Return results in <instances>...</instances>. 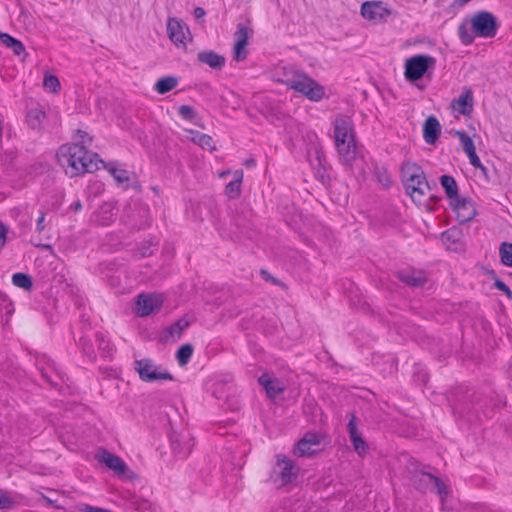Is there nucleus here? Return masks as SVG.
I'll use <instances>...</instances> for the list:
<instances>
[{
	"mask_svg": "<svg viewBox=\"0 0 512 512\" xmlns=\"http://www.w3.org/2000/svg\"><path fill=\"white\" fill-rule=\"evenodd\" d=\"M373 176L376 181L384 188L389 189L392 185L391 174L386 166L382 164L373 165Z\"/></svg>",
	"mask_w": 512,
	"mask_h": 512,
	"instance_id": "obj_29",
	"label": "nucleus"
},
{
	"mask_svg": "<svg viewBox=\"0 0 512 512\" xmlns=\"http://www.w3.org/2000/svg\"><path fill=\"white\" fill-rule=\"evenodd\" d=\"M401 182L408 196L415 202L422 200L432 189L427 181L423 168L412 161H404L400 168Z\"/></svg>",
	"mask_w": 512,
	"mask_h": 512,
	"instance_id": "obj_5",
	"label": "nucleus"
},
{
	"mask_svg": "<svg viewBox=\"0 0 512 512\" xmlns=\"http://www.w3.org/2000/svg\"><path fill=\"white\" fill-rule=\"evenodd\" d=\"M197 59L200 63L206 64L214 70H222L226 64V58L213 50L199 52Z\"/></svg>",
	"mask_w": 512,
	"mask_h": 512,
	"instance_id": "obj_23",
	"label": "nucleus"
},
{
	"mask_svg": "<svg viewBox=\"0 0 512 512\" xmlns=\"http://www.w3.org/2000/svg\"><path fill=\"white\" fill-rule=\"evenodd\" d=\"M31 220H32L31 216H26L25 218L22 217L19 219L18 224L23 233L30 231L31 225H32Z\"/></svg>",
	"mask_w": 512,
	"mask_h": 512,
	"instance_id": "obj_54",
	"label": "nucleus"
},
{
	"mask_svg": "<svg viewBox=\"0 0 512 512\" xmlns=\"http://www.w3.org/2000/svg\"><path fill=\"white\" fill-rule=\"evenodd\" d=\"M95 341L98 344V351L101 357L105 359H111L113 356V346L108 340L105 339L104 335L100 332L94 333Z\"/></svg>",
	"mask_w": 512,
	"mask_h": 512,
	"instance_id": "obj_32",
	"label": "nucleus"
},
{
	"mask_svg": "<svg viewBox=\"0 0 512 512\" xmlns=\"http://www.w3.org/2000/svg\"><path fill=\"white\" fill-rule=\"evenodd\" d=\"M56 157L59 165L70 178L93 173L99 169V164L103 163L97 153L89 151L84 145L78 143L61 145Z\"/></svg>",
	"mask_w": 512,
	"mask_h": 512,
	"instance_id": "obj_1",
	"label": "nucleus"
},
{
	"mask_svg": "<svg viewBox=\"0 0 512 512\" xmlns=\"http://www.w3.org/2000/svg\"><path fill=\"white\" fill-rule=\"evenodd\" d=\"M474 97L471 88H465L461 95L452 100L451 108L463 116H470L473 111Z\"/></svg>",
	"mask_w": 512,
	"mask_h": 512,
	"instance_id": "obj_17",
	"label": "nucleus"
},
{
	"mask_svg": "<svg viewBox=\"0 0 512 512\" xmlns=\"http://www.w3.org/2000/svg\"><path fill=\"white\" fill-rule=\"evenodd\" d=\"M32 244L35 247H41V248H44V249H51V245L50 244H41V243H35V242H32Z\"/></svg>",
	"mask_w": 512,
	"mask_h": 512,
	"instance_id": "obj_61",
	"label": "nucleus"
},
{
	"mask_svg": "<svg viewBox=\"0 0 512 512\" xmlns=\"http://www.w3.org/2000/svg\"><path fill=\"white\" fill-rule=\"evenodd\" d=\"M46 212L44 210L39 211V216L36 220V232L42 233L46 228Z\"/></svg>",
	"mask_w": 512,
	"mask_h": 512,
	"instance_id": "obj_53",
	"label": "nucleus"
},
{
	"mask_svg": "<svg viewBox=\"0 0 512 512\" xmlns=\"http://www.w3.org/2000/svg\"><path fill=\"white\" fill-rule=\"evenodd\" d=\"M167 34L177 47H186V35H190L189 27L178 18H169L167 21Z\"/></svg>",
	"mask_w": 512,
	"mask_h": 512,
	"instance_id": "obj_16",
	"label": "nucleus"
},
{
	"mask_svg": "<svg viewBox=\"0 0 512 512\" xmlns=\"http://www.w3.org/2000/svg\"><path fill=\"white\" fill-rule=\"evenodd\" d=\"M258 383L264 387L267 396L270 399H275L280 393L284 392L285 387L280 380L271 378L268 373H263L258 378Z\"/></svg>",
	"mask_w": 512,
	"mask_h": 512,
	"instance_id": "obj_22",
	"label": "nucleus"
},
{
	"mask_svg": "<svg viewBox=\"0 0 512 512\" xmlns=\"http://www.w3.org/2000/svg\"><path fill=\"white\" fill-rule=\"evenodd\" d=\"M191 133L193 134L192 141L201 148L210 151L215 150L214 140L210 135L198 131H191Z\"/></svg>",
	"mask_w": 512,
	"mask_h": 512,
	"instance_id": "obj_33",
	"label": "nucleus"
},
{
	"mask_svg": "<svg viewBox=\"0 0 512 512\" xmlns=\"http://www.w3.org/2000/svg\"><path fill=\"white\" fill-rule=\"evenodd\" d=\"M178 114L182 119L190 122H194L195 118L197 117L196 110L190 105L180 106L178 109Z\"/></svg>",
	"mask_w": 512,
	"mask_h": 512,
	"instance_id": "obj_43",
	"label": "nucleus"
},
{
	"mask_svg": "<svg viewBox=\"0 0 512 512\" xmlns=\"http://www.w3.org/2000/svg\"><path fill=\"white\" fill-rule=\"evenodd\" d=\"M43 87L49 92L57 94L61 89V84L56 75L46 73L44 75Z\"/></svg>",
	"mask_w": 512,
	"mask_h": 512,
	"instance_id": "obj_40",
	"label": "nucleus"
},
{
	"mask_svg": "<svg viewBox=\"0 0 512 512\" xmlns=\"http://www.w3.org/2000/svg\"><path fill=\"white\" fill-rule=\"evenodd\" d=\"M499 24L493 13L482 10L458 26V37L465 46L471 45L475 37L492 38L497 34Z\"/></svg>",
	"mask_w": 512,
	"mask_h": 512,
	"instance_id": "obj_3",
	"label": "nucleus"
},
{
	"mask_svg": "<svg viewBox=\"0 0 512 512\" xmlns=\"http://www.w3.org/2000/svg\"><path fill=\"white\" fill-rule=\"evenodd\" d=\"M437 60L429 54H417L405 60L404 76L412 84H416L423 77L431 78Z\"/></svg>",
	"mask_w": 512,
	"mask_h": 512,
	"instance_id": "obj_6",
	"label": "nucleus"
},
{
	"mask_svg": "<svg viewBox=\"0 0 512 512\" xmlns=\"http://www.w3.org/2000/svg\"><path fill=\"white\" fill-rule=\"evenodd\" d=\"M149 507V503L147 501H144L142 504H140L137 509L138 510H144V509H147Z\"/></svg>",
	"mask_w": 512,
	"mask_h": 512,
	"instance_id": "obj_62",
	"label": "nucleus"
},
{
	"mask_svg": "<svg viewBox=\"0 0 512 512\" xmlns=\"http://www.w3.org/2000/svg\"><path fill=\"white\" fill-rule=\"evenodd\" d=\"M0 42L11 49L16 56L27 55L23 43L8 33L0 32Z\"/></svg>",
	"mask_w": 512,
	"mask_h": 512,
	"instance_id": "obj_26",
	"label": "nucleus"
},
{
	"mask_svg": "<svg viewBox=\"0 0 512 512\" xmlns=\"http://www.w3.org/2000/svg\"><path fill=\"white\" fill-rule=\"evenodd\" d=\"M346 418L348 419L347 430L349 434L350 441L356 453L360 457H364L369 452V447L367 442L363 439L361 432L358 429L357 417L355 411H348L346 414Z\"/></svg>",
	"mask_w": 512,
	"mask_h": 512,
	"instance_id": "obj_12",
	"label": "nucleus"
},
{
	"mask_svg": "<svg viewBox=\"0 0 512 512\" xmlns=\"http://www.w3.org/2000/svg\"><path fill=\"white\" fill-rule=\"evenodd\" d=\"M147 255H148L147 250H144V252H142V256L145 257Z\"/></svg>",
	"mask_w": 512,
	"mask_h": 512,
	"instance_id": "obj_64",
	"label": "nucleus"
},
{
	"mask_svg": "<svg viewBox=\"0 0 512 512\" xmlns=\"http://www.w3.org/2000/svg\"><path fill=\"white\" fill-rule=\"evenodd\" d=\"M260 276L263 280H265L266 282H270L272 283L273 285L275 286H280V287H286L285 284L280 281L279 279L275 278L269 271H267L266 269H261L260 270Z\"/></svg>",
	"mask_w": 512,
	"mask_h": 512,
	"instance_id": "obj_46",
	"label": "nucleus"
},
{
	"mask_svg": "<svg viewBox=\"0 0 512 512\" xmlns=\"http://www.w3.org/2000/svg\"><path fill=\"white\" fill-rule=\"evenodd\" d=\"M78 510L81 511V512H113L112 510L101 508V507L92 506V505H89V504H80L78 506Z\"/></svg>",
	"mask_w": 512,
	"mask_h": 512,
	"instance_id": "obj_52",
	"label": "nucleus"
},
{
	"mask_svg": "<svg viewBox=\"0 0 512 512\" xmlns=\"http://www.w3.org/2000/svg\"><path fill=\"white\" fill-rule=\"evenodd\" d=\"M390 14L391 10L382 1H367L361 5L362 17L375 23L386 21Z\"/></svg>",
	"mask_w": 512,
	"mask_h": 512,
	"instance_id": "obj_14",
	"label": "nucleus"
},
{
	"mask_svg": "<svg viewBox=\"0 0 512 512\" xmlns=\"http://www.w3.org/2000/svg\"><path fill=\"white\" fill-rule=\"evenodd\" d=\"M243 180V171L236 170L233 174V180L227 183L225 187V194L230 199H236L241 194V183Z\"/></svg>",
	"mask_w": 512,
	"mask_h": 512,
	"instance_id": "obj_27",
	"label": "nucleus"
},
{
	"mask_svg": "<svg viewBox=\"0 0 512 512\" xmlns=\"http://www.w3.org/2000/svg\"><path fill=\"white\" fill-rule=\"evenodd\" d=\"M315 161L317 162V166L320 168L326 169V157L324 155V151L322 148H315Z\"/></svg>",
	"mask_w": 512,
	"mask_h": 512,
	"instance_id": "obj_51",
	"label": "nucleus"
},
{
	"mask_svg": "<svg viewBox=\"0 0 512 512\" xmlns=\"http://www.w3.org/2000/svg\"><path fill=\"white\" fill-rule=\"evenodd\" d=\"M463 232L460 228L453 226L441 234L442 242L452 251H459L463 247Z\"/></svg>",
	"mask_w": 512,
	"mask_h": 512,
	"instance_id": "obj_20",
	"label": "nucleus"
},
{
	"mask_svg": "<svg viewBox=\"0 0 512 512\" xmlns=\"http://www.w3.org/2000/svg\"><path fill=\"white\" fill-rule=\"evenodd\" d=\"M118 209L112 203H103L94 213V221L100 226H109L114 222Z\"/></svg>",
	"mask_w": 512,
	"mask_h": 512,
	"instance_id": "obj_21",
	"label": "nucleus"
},
{
	"mask_svg": "<svg viewBox=\"0 0 512 512\" xmlns=\"http://www.w3.org/2000/svg\"><path fill=\"white\" fill-rule=\"evenodd\" d=\"M8 227L0 221V250L5 246L7 241Z\"/></svg>",
	"mask_w": 512,
	"mask_h": 512,
	"instance_id": "obj_55",
	"label": "nucleus"
},
{
	"mask_svg": "<svg viewBox=\"0 0 512 512\" xmlns=\"http://www.w3.org/2000/svg\"><path fill=\"white\" fill-rule=\"evenodd\" d=\"M299 470L293 460L284 454H277L276 463L270 470L265 482L271 483L277 488L285 487L297 479Z\"/></svg>",
	"mask_w": 512,
	"mask_h": 512,
	"instance_id": "obj_7",
	"label": "nucleus"
},
{
	"mask_svg": "<svg viewBox=\"0 0 512 512\" xmlns=\"http://www.w3.org/2000/svg\"><path fill=\"white\" fill-rule=\"evenodd\" d=\"M82 354L91 362L96 361L97 355L92 339L88 335H81L77 341Z\"/></svg>",
	"mask_w": 512,
	"mask_h": 512,
	"instance_id": "obj_30",
	"label": "nucleus"
},
{
	"mask_svg": "<svg viewBox=\"0 0 512 512\" xmlns=\"http://www.w3.org/2000/svg\"><path fill=\"white\" fill-rule=\"evenodd\" d=\"M193 15L197 20L203 19L206 15V11L202 7H195Z\"/></svg>",
	"mask_w": 512,
	"mask_h": 512,
	"instance_id": "obj_57",
	"label": "nucleus"
},
{
	"mask_svg": "<svg viewBox=\"0 0 512 512\" xmlns=\"http://www.w3.org/2000/svg\"><path fill=\"white\" fill-rule=\"evenodd\" d=\"M505 403V397L491 389L468 390L466 399L459 409L470 422H482L491 418L494 410L500 409Z\"/></svg>",
	"mask_w": 512,
	"mask_h": 512,
	"instance_id": "obj_2",
	"label": "nucleus"
},
{
	"mask_svg": "<svg viewBox=\"0 0 512 512\" xmlns=\"http://www.w3.org/2000/svg\"><path fill=\"white\" fill-rule=\"evenodd\" d=\"M303 438L307 440L310 446H319L321 443V436L317 433L308 432Z\"/></svg>",
	"mask_w": 512,
	"mask_h": 512,
	"instance_id": "obj_50",
	"label": "nucleus"
},
{
	"mask_svg": "<svg viewBox=\"0 0 512 512\" xmlns=\"http://www.w3.org/2000/svg\"><path fill=\"white\" fill-rule=\"evenodd\" d=\"M168 439L172 456L176 460L187 459L195 447V438L187 429H171Z\"/></svg>",
	"mask_w": 512,
	"mask_h": 512,
	"instance_id": "obj_9",
	"label": "nucleus"
},
{
	"mask_svg": "<svg viewBox=\"0 0 512 512\" xmlns=\"http://www.w3.org/2000/svg\"><path fill=\"white\" fill-rule=\"evenodd\" d=\"M16 505V501L8 495L0 494V509L6 510L11 509Z\"/></svg>",
	"mask_w": 512,
	"mask_h": 512,
	"instance_id": "obj_48",
	"label": "nucleus"
},
{
	"mask_svg": "<svg viewBox=\"0 0 512 512\" xmlns=\"http://www.w3.org/2000/svg\"><path fill=\"white\" fill-rule=\"evenodd\" d=\"M193 351H194L193 346L189 343H186V344H183L182 346H180L178 348V350L176 351V355H175L178 364L180 366L186 365L190 361V359L193 355Z\"/></svg>",
	"mask_w": 512,
	"mask_h": 512,
	"instance_id": "obj_35",
	"label": "nucleus"
},
{
	"mask_svg": "<svg viewBox=\"0 0 512 512\" xmlns=\"http://www.w3.org/2000/svg\"><path fill=\"white\" fill-rule=\"evenodd\" d=\"M285 84L289 89L302 94L310 101H320L325 95L324 87L304 73L297 74L295 78L286 80Z\"/></svg>",
	"mask_w": 512,
	"mask_h": 512,
	"instance_id": "obj_8",
	"label": "nucleus"
},
{
	"mask_svg": "<svg viewBox=\"0 0 512 512\" xmlns=\"http://www.w3.org/2000/svg\"><path fill=\"white\" fill-rule=\"evenodd\" d=\"M141 220L139 222H135L131 224L133 229L143 230L150 226V218H149V209H141Z\"/></svg>",
	"mask_w": 512,
	"mask_h": 512,
	"instance_id": "obj_45",
	"label": "nucleus"
},
{
	"mask_svg": "<svg viewBox=\"0 0 512 512\" xmlns=\"http://www.w3.org/2000/svg\"><path fill=\"white\" fill-rule=\"evenodd\" d=\"M248 43L235 41L233 47V59L237 62L244 61L247 58L248 52L246 46Z\"/></svg>",
	"mask_w": 512,
	"mask_h": 512,
	"instance_id": "obj_42",
	"label": "nucleus"
},
{
	"mask_svg": "<svg viewBox=\"0 0 512 512\" xmlns=\"http://www.w3.org/2000/svg\"><path fill=\"white\" fill-rule=\"evenodd\" d=\"M162 305L163 300L160 296L141 293L137 296L136 311L139 316L145 317L160 310Z\"/></svg>",
	"mask_w": 512,
	"mask_h": 512,
	"instance_id": "obj_15",
	"label": "nucleus"
},
{
	"mask_svg": "<svg viewBox=\"0 0 512 512\" xmlns=\"http://www.w3.org/2000/svg\"><path fill=\"white\" fill-rule=\"evenodd\" d=\"M494 287L502 291L510 300H512V291L501 279L495 277Z\"/></svg>",
	"mask_w": 512,
	"mask_h": 512,
	"instance_id": "obj_49",
	"label": "nucleus"
},
{
	"mask_svg": "<svg viewBox=\"0 0 512 512\" xmlns=\"http://www.w3.org/2000/svg\"><path fill=\"white\" fill-rule=\"evenodd\" d=\"M46 118L47 114L43 107L40 105L29 109L26 114V122L28 126L33 130H41Z\"/></svg>",
	"mask_w": 512,
	"mask_h": 512,
	"instance_id": "obj_24",
	"label": "nucleus"
},
{
	"mask_svg": "<svg viewBox=\"0 0 512 512\" xmlns=\"http://www.w3.org/2000/svg\"><path fill=\"white\" fill-rule=\"evenodd\" d=\"M82 208H83V205H82V203H81V201H80V200L75 201V202H74L73 204H71V206H70V209H71V210H73V211H75V212L81 211V210H82Z\"/></svg>",
	"mask_w": 512,
	"mask_h": 512,
	"instance_id": "obj_59",
	"label": "nucleus"
},
{
	"mask_svg": "<svg viewBox=\"0 0 512 512\" xmlns=\"http://www.w3.org/2000/svg\"><path fill=\"white\" fill-rule=\"evenodd\" d=\"M178 85V78L175 76H166L158 79L154 85V89L159 94H166L172 91Z\"/></svg>",
	"mask_w": 512,
	"mask_h": 512,
	"instance_id": "obj_31",
	"label": "nucleus"
},
{
	"mask_svg": "<svg viewBox=\"0 0 512 512\" xmlns=\"http://www.w3.org/2000/svg\"><path fill=\"white\" fill-rule=\"evenodd\" d=\"M40 495H41V499L45 502V504L47 506L53 507L55 509H63V506L57 505L54 500L50 499L49 497H47L43 493H41Z\"/></svg>",
	"mask_w": 512,
	"mask_h": 512,
	"instance_id": "obj_56",
	"label": "nucleus"
},
{
	"mask_svg": "<svg viewBox=\"0 0 512 512\" xmlns=\"http://www.w3.org/2000/svg\"><path fill=\"white\" fill-rule=\"evenodd\" d=\"M255 164H256V163H255V160H253V159H249V160H247V161L245 162V165H246L247 167L254 166Z\"/></svg>",
	"mask_w": 512,
	"mask_h": 512,
	"instance_id": "obj_63",
	"label": "nucleus"
},
{
	"mask_svg": "<svg viewBox=\"0 0 512 512\" xmlns=\"http://www.w3.org/2000/svg\"><path fill=\"white\" fill-rule=\"evenodd\" d=\"M453 134L459 138V141L462 144L465 153L470 151L472 152L473 150L476 149L472 138L467 134L466 131L455 130Z\"/></svg>",
	"mask_w": 512,
	"mask_h": 512,
	"instance_id": "obj_41",
	"label": "nucleus"
},
{
	"mask_svg": "<svg viewBox=\"0 0 512 512\" xmlns=\"http://www.w3.org/2000/svg\"><path fill=\"white\" fill-rule=\"evenodd\" d=\"M190 326V321L185 318L178 319L175 323L168 326L165 329V332L170 336H177L178 338L181 336L182 332Z\"/></svg>",
	"mask_w": 512,
	"mask_h": 512,
	"instance_id": "obj_39",
	"label": "nucleus"
},
{
	"mask_svg": "<svg viewBox=\"0 0 512 512\" xmlns=\"http://www.w3.org/2000/svg\"><path fill=\"white\" fill-rule=\"evenodd\" d=\"M135 370L139 373L140 379L144 382L151 383L158 380H174L170 372L160 371L159 367L148 358L135 361Z\"/></svg>",
	"mask_w": 512,
	"mask_h": 512,
	"instance_id": "obj_11",
	"label": "nucleus"
},
{
	"mask_svg": "<svg viewBox=\"0 0 512 512\" xmlns=\"http://www.w3.org/2000/svg\"><path fill=\"white\" fill-rule=\"evenodd\" d=\"M12 283L26 291H30L33 288L32 277L29 274L23 272L14 273L12 276Z\"/></svg>",
	"mask_w": 512,
	"mask_h": 512,
	"instance_id": "obj_34",
	"label": "nucleus"
},
{
	"mask_svg": "<svg viewBox=\"0 0 512 512\" xmlns=\"http://www.w3.org/2000/svg\"><path fill=\"white\" fill-rule=\"evenodd\" d=\"M95 459L100 464L112 470L120 479L131 480L135 477V473L128 467L120 456L111 453L105 448H99L97 450Z\"/></svg>",
	"mask_w": 512,
	"mask_h": 512,
	"instance_id": "obj_10",
	"label": "nucleus"
},
{
	"mask_svg": "<svg viewBox=\"0 0 512 512\" xmlns=\"http://www.w3.org/2000/svg\"><path fill=\"white\" fill-rule=\"evenodd\" d=\"M234 35H235V41L248 43L249 42L248 26L244 23L237 24V28H236Z\"/></svg>",
	"mask_w": 512,
	"mask_h": 512,
	"instance_id": "obj_44",
	"label": "nucleus"
},
{
	"mask_svg": "<svg viewBox=\"0 0 512 512\" xmlns=\"http://www.w3.org/2000/svg\"><path fill=\"white\" fill-rule=\"evenodd\" d=\"M450 208L456 213V219L459 223H468L472 221L476 214L475 203L470 197H458L457 200L449 203Z\"/></svg>",
	"mask_w": 512,
	"mask_h": 512,
	"instance_id": "obj_13",
	"label": "nucleus"
},
{
	"mask_svg": "<svg viewBox=\"0 0 512 512\" xmlns=\"http://www.w3.org/2000/svg\"><path fill=\"white\" fill-rule=\"evenodd\" d=\"M439 182L444 189L447 199L450 202L457 200L459 197L458 184L455 178L451 175L443 174L439 178Z\"/></svg>",
	"mask_w": 512,
	"mask_h": 512,
	"instance_id": "obj_25",
	"label": "nucleus"
},
{
	"mask_svg": "<svg viewBox=\"0 0 512 512\" xmlns=\"http://www.w3.org/2000/svg\"><path fill=\"white\" fill-rule=\"evenodd\" d=\"M422 476L424 478H427L429 481H433L436 492L440 496L441 502L443 503L445 498L447 497L449 491L447 486L444 484V482L437 476L431 474V473H423Z\"/></svg>",
	"mask_w": 512,
	"mask_h": 512,
	"instance_id": "obj_36",
	"label": "nucleus"
},
{
	"mask_svg": "<svg viewBox=\"0 0 512 512\" xmlns=\"http://www.w3.org/2000/svg\"><path fill=\"white\" fill-rule=\"evenodd\" d=\"M429 201L430 202H433V203H438L439 201H441V197L440 196H437V195H431L429 197Z\"/></svg>",
	"mask_w": 512,
	"mask_h": 512,
	"instance_id": "obj_60",
	"label": "nucleus"
},
{
	"mask_svg": "<svg viewBox=\"0 0 512 512\" xmlns=\"http://www.w3.org/2000/svg\"><path fill=\"white\" fill-rule=\"evenodd\" d=\"M105 169H107L111 175L113 176L114 180L122 185L124 189H127L129 187V180L130 175L129 172L125 169L118 168L114 165V163H101Z\"/></svg>",
	"mask_w": 512,
	"mask_h": 512,
	"instance_id": "obj_28",
	"label": "nucleus"
},
{
	"mask_svg": "<svg viewBox=\"0 0 512 512\" xmlns=\"http://www.w3.org/2000/svg\"><path fill=\"white\" fill-rule=\"evenodd\" d=\"M334 141L339 157L343 162L351 163L356 159L355 128L351 117L343 114L336 116L334 120Z\"/></svg>",
	"mask_w": 512,
	"mask_h": 512,
	"instance_id": "obj_4",
	"label": "nucleus"
},
{
	"mask_svg": "<svg viewBox=\"0 0 512 512\" xmlns=\"http://www.w3.org/2000/svg\"><path fill=\"white\" fill-rule=\"evenodd\" d=\"M468 159H469V162L470 164L475 167V168H479L481 169L482 171H486V167L481 163L478 155L476 154V149L473 150L472 152H467L466 153Z\"/></svg>",
	"mask_w": 512,
	"mask_h": 512,
	"instance_id": "obj_47",
	"label": "nucleus"
},
{
	"mask_svg": "<svg viewBox=\"0 0 512 512\" xmlns=\"http://www.w3.org/2000/svg\"><path fill=\"white\" fill-rule=\"evenodd\" d=\"M41 375L42 377L52 386V387H56L58 384L53 382V380L51 379V377L44 371V369H41Z\"/></svg>",
	"mask_w": 512,
	"mask_h": 512,
	"instance_id": "obj_58",
	"label": "nucleus"
},
{
	"mask_svg": "<svg viewBox=\"0 0 512 512\" xmlns=\"http://www.w3.org/2000/svg\"><path fill=\"white\" fill-rule=\"evenodd\" d=\"M397 279L409 287H423L427 283V276L423 270H400Z\"/></svg>",
	"mask_w": 512,
	"mask_h": 512,
	"instance_id": "obj_18",
	"label": "nucleus"
},
{
	"mask_svg": "<svg viewBox=\"0 0 512 512\" xmlns=\"http://www.w3.org/2000/svg\"><path fill=\"white\" fill-rule=\"evenodd\" d=\"M316 451L317 450L313 449L304 438L300 439L293 448V453L297 457H309L314 455Z\"/></svg>",
	"mask_w": 512,
	"mask_h": 512,
	"instance_id": "obj_37",
	"label": "nucleus"
},
{
	"mask_svg": "<svg viewBox=\"0 0 512 512\" xmlns=\"http://www.w3.org/2000/svg\"><path fill=\"white\" fill-rule=\"evenodd\" d=\"M499 257L503 265L512 267V243L505 241L500 244Z\"/></svg>",
	"mask_w": 512,
	"mask_h": 512,
	"instance_id": "obj_38",
	"label": "nucleus"
},
{
	"mask_svg": "<svg viewBox=\"0 0 512 512\" xmlns=\"http://www.w3.org/2000/svg\"><path fill=\"white\" fill-rule=\"evenodd\" d=\"M422 130L424 141L434 145L441 134V124L434 115H430L425 119Z\"/></svg>",
	"mask_w": 512,
	"mask_h": 512,
	"instance_id": "obj_19",
	"label": "nucleus"
}]
</instances>
